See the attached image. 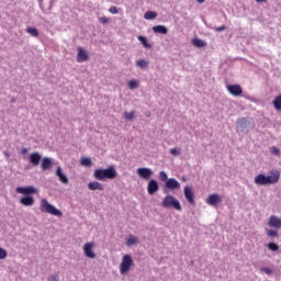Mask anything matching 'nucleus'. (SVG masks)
<instances>
[{
	"label": "nucleus",
	"mask_w": 281,
	"mask_h": 281,
	"mask_svg": "<svg viewBox=\"0 0 281 281\" xmlns=\"http://www.w3.org/2000/svg\"><path fill=\"white\" fill-rule=\"evenodd\" d=\"M26 32H27V34H31V36H33L34 38H37V36H38V30L35 27L29 26L26 29Z\"/></svg>",
	"instance_id": "28"
},
{
	"label": "nucleus",
	"mask_w": 281,
	"mask_h": 281,
	"mask_svg": "<svg viewBox=\"0 0 281 281\" xmlns=\"http://www.w3.org/2000/svg\"><path fill=\"white\" fill-rule=\"evenodd\" d=\"M248 126H251V123L247 117H241L236 122L237 133H245Z\"/></svg>",
	"instance_id": "7"
},
{
	"label": "nucleus",
	"mask_w": 281,
	"mask_h": 281,
	"mask_svg": "<svg viewBox=\"0 0 281 281\" xmlns=\"http://www.w3.org/2000/svg\"><path fill=\"white\" fill-rule=\"evenodd\" d=\"M144 19H146L147 21H153V19H157V12H155V11H147L144 14Z\"/></svg>",
	"instance_id": "25"
},
{
	"label": "nucleus",
	"mask_w": 281,
	"mask_h": 281,
	"mask_svg": "<svg viewBox=\"0 0 281 281\" xmlns=\"http://www.w3.org/2000/svg\"><path fill=\"white\" fill-rule=\"evenodd\" d=\"M11 102H15V100H14V99H12V100H11Z\"/></svg>",
	"instance_id": "48"
},
{
	"label": "nucleus",
	"mask_w": 281,
	"mask_h": 281,
	"mask_svg": "<svg viewBox=\"0 0 281 281\" xmlns=\"http://www.w3.org/2000/svg\"><path fill=\"white\" fill-rule=\"evenodd\" d=\"M5 157H10V154L8 151H4Z\"/></svg>",
	"instance_id": "46"
},
{
	"label": "nucleus",
	"mask_w": 281,
	"mask_h": 281,
	"mask_svg": "<svg viewBox=\"0 0 281 281\" xmlns=\"http://www.w3.org/2000/svg\"><path fill=\"white\" fill-rule=\"evenodd\" d=\"M261 1H265V0H257L258 3H261Z\"/></svg>",
	"instance_id": "47"
},
{
	"label": "nucleus",
	"mask_w": 281,
	"mask_h": 281,
	"mask_svg": "<svg viewBox=\"0 0 281 281\" xmlns=\"http://www.w3.org/2000/svg\"><path fill=\"white\" fill-rule=\"evenodd\" d=\"M136 173L140 179H145V181H148L153 177V169L148 167H140L136 170Z\"/></svg>",
	"instance_id": "8"
},
{
	"label": "nucleus",
	"mask_w": 281,
	"mask_h": 281,
	"mask_svg": "<svg viewBox=\"0 0 281 281\" xmlns=\"http://www.w3.org/2000/svg\"><path fill=\"white\" fill-rule=\"evenodd\" d=\"M272 104L276 111H281V94L274 98V100L272 101Z\"/></svg>",
	"instance_id": "24"
},
{
	"label": "nucleus",
	"mask_w": 281,
	"mask_h": 281,
	"mask_svg": "<svg viewBox=\"0 0 281 281\" xmlns=\"http://www.w3.org/2000/svg\"><path fill=\"white\" fill-rule=\"evenodd\" d=\"M137 38H138L140 45H143L146 49H150V47H153V45H150V43H148V40L146 38V36L138 35Z\"/></svg>",
	"instance_id": "23"
},
{
	"label": "nucleus",
	"mask_w": 281,
	"mask_h": 281,
	"mask_svg": "<svg viewBox=\"0 0 281 281\" xmlns=\"http://www.w3.org/2000/svg\"><path fill=\"white\" fill-rule=\"evenodd\" d=\"M261 272L266 273L267 276H271L273 273V270L267 267L261 268Z\"/></svg>",
	"instance_id": "40"
},
{
	"label": "nucleus",
	"mask_w": 281,
	"mask_h": 281,
	"mask_svg": "<svg viewBox=\"0 0 281 281\" xmlns=\"http://www.w3.org/2000/svg\"><path fill=\"white\" fill-rule=\"evenodd\" d=\"M47 281H60L58 273H53L48 277Z\"/></svg>",
	"instance_id": "38"
},
{
	"label": "nucleus",
	"mask_w": 281,
	"mask_h": 281,
	"mask_svg": "<svg viewBox=\"0 0 281 281\" xmlns=\"http://www.w3.org/2000/svg\"><path fill=\"white\" fill-rule=\"evenodd\" d=\"M165 186L168 188V190H179V188H181V183L175 178H169Z\"/></svg>",
	"instance_id": "10"
},
{
	"label": "nucleus",
	"mask_w": 281,
	"mask_h": 281,
	"mask_svg": "<svg viewBox=\"0 0 281 281\" xmlns=\"http://www.w3.org/2000/svg\"><path fill=\"white\" fill-rule=\"evenodd\" d=\"M15 192L18 194H24L25 196H32V194H36V192H38V190L35 187H18L15 189Z\"/></svg>",
	"instance_id": "6"
},
{
	"label": "nucleus",
	"mask_w": 281,
	"mask_h": 281,
	"mask_svg": "<svg viewBox=\"0 0 281 281\" xmlns=\"http://www.w3.org/2000/svg\"><path fill=\"white\" fill-rule=\"evenodd\" d=\"M226 27L225 25L215 27V32H225Z\"/></svg>",
	"instance_id": "43"
},
{
	"label": "nucleus",
	"mask_w": 281,
	"mask_h": 281,
	"mask_svg": "<svg viewBox=\"0 0 281 281\" xmlns=\"http://www.w3.org/2000/svg\"><path fill=\"white\" fill-rule=\"evenodd\" d=\"M198 3H205V0H195Z\"/></svg>",
	"instance_id": "45"
},
{
	"label": "nucleus",
	"mask_w": 281,
	"mask_h": 281,
	"mask_svg": "<svg viewBox=\"0 0 281 281\" xmlns=\"http://www.w3.org/2000/svg\"><path fill=\"white\" fill-rule=\"evenodd\" d=\"M20 203L25 207H32L34 205V198L32 195H24L20 199Z\"/></svg>",
	"instance_id": "18"
},
{
	"label": "nucleus",
	"mask_w": 281,
	"mask_h": 281,
	"mask_svg": "<svg viewBox=\"0 0 281 281\" xmlns=\"http://www.w3.org/2000/svg\"><path fill=\"white\" fill-rule=\"evenodd\" d=\"M269 227H274V229L281 228V220L278 216L271 215L268 222Z\"/></svg>",
	"instance_id": "17"
},
{
	"label": "nucleus",
	"mask_w": 281,
	"mask_h": 281,
	"mask_svg": "<svg viewBox=\"0 0 281 281\" xmlns=\"http://www.w3.org/2000/svg\"><path fill=\"white\" fill-rule=\"evenodd\" d=\"M136 67H139V69H146L148 67V60L146 59L136 60Z\"/></svg>",
	"instance_id": "27"
},
{
	"label": "nucleus",
	"mask_w": 281,
	"mask_h": 281,
	"mask_svg": "<svg viewBox=\"0 0 281 281\" xmlns=\"http://www.w3.org/2000/svg\"><path fill=\"white\" fill-rule=\"evenodd\" d=\"M206 203H207V205H212V207H216V205H218V203H221V195H218L216 193L209 195Z\"/></svg>",
	"instance_id": "16"
},
{
	"label": "nucleus",
	"mask_w": 281,
	"mask_h": 281,
	"mask_svg": "<svg viewBox=\"0 0 281 281\" xmlns=\"http://www.w3.org/2000/svg\"><path fill=\"white\" fill-rule=\"evenodd\" d=\"M55 176L59 179L60 182H63L65 186L69 183V178H67V175L63 172L61 167H57L55 171Z\"/></svg>",
	"instance_id": "14"
},
{
	"label": "nucleus",
	"mask_w": 281,
	"mask_h": 281,
	"mask_svg": "<svg viewBox=\"0 0 281 281\" xmlns=\"http://www.w3.org/2000/svg\"><path fill=\"white\" fill-rule=\"evenodd\" d=\"M77 63H87V60H89V54L80 46L77 48Z\"/></svg>",
	"instance_id": "11"
},
{
	"label": "nucleus",
	"mask_w": 281,
	"mask_h": 281,
	"mask_svg": "<svg viewBox=\"0 0 281 281\" xmlns=\"http://www.w3.org/2000/svg\"><path fill=\"white\" fill-rule=\"evenodd\" d=\"M128 89H137V87H139V82H137V80H130L127 83Z\"/></svg>",
	"instance_id": "30"
},
{
	"label": "nucleus",
	"mask_w": 281,
	"mask_h": 281,
	"mask_svg": "<svg viewBox=\"0 0 281 281\" xmlns=\"http://www.w3.org/2000/svg\"><path fill=\"white\" fill-rule=\"evenodd\" d=\"M161 205L166 210H170V207H173V210H177L178 212H181L182 210L181 202H179V200H177V198H175L173 195L165 196V199L161 202Z\"/></svg>",
	"instance_id": "4"
},
{
	"label": "nucleus",
	"mask_w": 281,
	"mask_h": 281,
	"mask_svg": "<svg viewBox=\"0 0 281 281\" xmlns=\"http://www.w3.org/2000/svg\"><path fill=\"white\" fill-rule=\"evenodd\" d=\"M126 245L128 247L133 246V245H137V237H134V236H131L127 241H126Z\"/></svg>",
	"instance_id": "32"
},
{
	"label": "nucleus",
	"mask_w": 281,
	"mask_h": 281,
	"mask_svg": "<svg viewBox=\"0 0 281 281\" xmlns=\"http://www.w3.org/2000/svg\"><path fill=\"white\" fill-rule=\"evenodd\" d=\"M22 155H27V148H22Z\"/></svg>",
	"instance_id": "44"
},
{
	"label": "nucleus",
	"mask_w": 281,
	"mask_h": 281,
	"mask_svg": "<svg viewBox=\"0 0 281 281\" xmlns=\"http://www.w3.org/2000/svg\"><path fill=\"white\" fill-rule=\"evenodd\" d=\"M267 247L270 251H278V249H280V246H278L276 243H269Z\"/></svg>",
	"instance_id": "31"
},
{
	"label": "nucleus",
	"mask_w": 281,
	"mask_h": 281,
	"mask_svg": "<svg viewBox=\"0 0 281 281\" xmlns=\"http://www.w3.org/2000/svg\"><path fill=\"white\" fill-rule=\"evenodd\" d=\"M83 252L87 258H95V252H93V243L85 244Z\"/></svg>",
	"instance_id": "13"
},
{
	"label": "nucleus",
	"mask_w": 281,
	"mask_h": 281,
	"mask_svg": "<svg viewBox=\"0 0 281 281\" xmlns=\"http://www.w3.org/2000/svg\"><path fill=\"white\" fill-rule=\"evenodd\" d=\"M159 180L160 181H168V173H166V171H160L159 172Z\"/></svg>",
	"instance_id": "36"
},
{
	"label": "nucleus",
	"mask_w": 281,
	"mask_h": 281,
	"mask_svg": "<svg viewBox=\"0 0 281 281\" xmlns=\"http://www.w3.org/2000/svg\"><path fill=\"white\" fill-rule=\"evenodd\" d=\"M94 179L98 181H104L105 179H115L117 177V171L115 167L111 166L108 169H95L93 172Z\"/></svg>",
	"instance_id": "2"
},
{
	"label": "nucleus",
	"mask_w": 281,
	"mask_h": 281,
	"mask_svg": "<svg viewBox=\"0 0 281 281\" xmlns=\"http://www.w3.org/2000/svg\"><path fill=\"white\" fill-rule=\"evenodd\" d=\"M131 267H133V257L131 255H124L120 265L121 276L128 273Z\"/></svg>",
	"instance_id": "5"
},
{
	"label": "nucleus",
	"mask_w": 281,
	"mask_h": 281,
	"mask_svg": "<svg viewBox=\"0 0 281 281\" xmlns=\"http://www.w3.org/2000/svg\"><path fill=\"white\" fill-rule=\"evenodd\" d=\"M270 153L271 155H273L274 157H280V148L273 146L270 148Z\"/></svg>",
	"instance_id": "33"
},
{
	"label": "nucleus",
	"mask_w": 281,
	"mask_h": 281,
	"mask_svg": "<svg viewBox=\"0 0 281 281\" xmlns=\"http://www.w3.org/2000/svg\"><path fill=\"white\" fill-rule=\"evenodd\" d=\"M226 89L228 93H231V95H235V98H238V95H243V88L240 87V85H228Z\"/></svg>",
	"instance_id": "9"
},
{
	"label": "nucleus",
	"mask_w": 281,
	"mask_h": 281,
	"mask_svg": "<svg viewBox=\"0 0 281 281\" xmlns=\"http://www.w3.org/2000/svg\"><path fill=\"white\" fill-rule=\"evenodd\" d=\"M183 192L184 199H187L188 203H190V205H194V192H192V189L190 187H184Z\"/></svg>",
	"instance_id": "12"
},
{
	"label": "nucleus",
	"mask_w": 281,
	"mask_h": 281,
	"mask_svg": "<svg viewBox=\"0 0 281 281\" xmlns=\"http://www.w3.org/2000/svg\"><path fill=\"white\" fill-rule=\"evenodd\" d=\"M170 155H173V157H179V155H181V148H171Z\"/></svg>",
	"instance_id": "35"
},
{
	"label": "nucleus",
	"mask_w": 281,
	"mask_h": 281,
	"mask_svg": "<svg viewBox=\"0 0 281 281\" xmlns=\"http://www.w3.org/2000/svg\"><path fill=\"white\" fill-rule=\"evenodd\" d=\"M29 159H30V164H32V166H38L41 164L42 156H41V154L35 151L30 155Z\"/></svg>",
	"instance_id": "19"
},
{
	"label": "nucleus",
	"mask_w": 281,
	"mask_h": 281,
	"mask_svg": "<svg viewBox=\"0 0 281 281\" xmlns=\"http://www.w3.org/2000/svg\"><path fill=\"white\" fill-rule=\"evenodd\" d=\"M192 45H194V47H205L207 44L205 42H203V40H200V38H194L192 41Z\"/></svg>",
	"instance_id": "26"
},
{
	"label": "nucleus",
	"mask_w": 281,
	"mask_h": 281,
	"mask_svg": "<svg viewBox=\"0 0 281 281\" xmlns=\"http://www.w3.org/2000/svg\"><path fill=\"white\" fill-rule=\"evenodd\" d=\"M155 34H168V27L164 25H156L153 27Z\"/></svg>",
	"instance_id": "22"
},
{
	"label": "nucleus",
	"mask_w": 281,
	"mask_h": 281,
	"mask_svg": "<svg viewBox=\"0 0 281 281\" xmlns=\"http://www.w3.org/2000/svg\"><path fill=\"white\" fill-rule=\"evenodd\" d=\"M182 181H186V178H182Z\"/></svg>",
	"instance_id": "49"
},
{
	"label": "nucleus",
	"mask_w": 281,
	"mask_h": 281,
	"mask_svg": "<svg viewBox=\"0 0 281 281\" xmlns=\"http://www.w3.org/2000/svg\"><path fill=\"white\" fill-rule=\"evenodd\" d=\"M99 21H100V23H102L103 25H105L106 23H109V18L102 16V18H99Z\"/></svg>",
	"instance_id": "42"
},
{
	"label": "nucleus",
	"mask_w": 281,
	"mask_h": 281,
	"mask_svg": "<svg viewBox=\"0 0 281 281\" xmlns=\"http://www.w3.org/2000/svg\"><path fill=\"white\" fill-rule=\"evenodd\" d=\"M80 164L81 166H86L87 168L92 166L91 158L89 157L81 158Z\"/></svg>",
	"instance_id": "29"
},
{
	"label": "nucleus",
	"mask_w": 281,
	"mask_h": 281,
	"mask_svg": "<svg viewBox=\"0 0 281 281\" xmlns=\"http://www.w3.org/2000/svg\"><path fill=\"white\" fill-rule=\"evenodd\" d=\"M41 168L42 170H49V168H52V158L49 157L43 158L41 162Z\"/></svg>",
	"instance_id": "21"
},
{
	"label": "nucleus",
	"mask_w": 281,
	"mask_h": 281,
	"mask_svg": "<svg viewBox=\"0 0 281 281\" xmlns=\"http://www.w3.org/2000/svg\"><path fill=\"white\" fill-rule=\"evenodd\" d=\"M8 258V251L0 247V260H5Z\"/></svg>",
	"instance_id": "37"
},
{
	"label": "nucleus",
	"mask_w": 281,
	"mask_h": 281,
	"mask_svg": "<svg viewBox=\"0 0 281 281\" xmlns=\"http://www.w3.org/2000/svg\"><path fill=\"white\" fill-rule=\"evenodd\" d=\"M88 189L95 191L99 190L100 192L104 191V184L98 182V181H92L88 183Z\"/></svg>",
	"instance_id": "20"
},
{
	"label": "nucleus",
	"mask_w": 281,
	"mask_h": 281,
	"mask_svg": "<svg viewBox=\"0 0 281 281\" xmlns=\"http://www.w3.org/2000/svg\"><path fill=\"white\" fill-rule=\"evenodd\" d=\"M256 186H273L280 181V171H270V175L259 173L254 179Z\"/></svg>",
	"instance_id": "1"
},
{
	"label": "nucleus",
	"mask_w": 281,
	"mask_h": 281,
	"mask_svg": "<svg viewBox=\"0 0 281 281\" xmlns=\"http://www.w3.org/2000/svg\"><path fill=\"white\" fill-rule=\"evenodd\" d=\"M147 192L148 194H155V192H159V183L157 180H149L147 184Z\"/></svg>",
	"instance_id": "15"
},
{
	"label": "nucleus",
	"mask_w": 281,
	"mask_h": 281,
	"mask_svg": "<svg viewBox=\"0 0 281 281\" xmlns=\"http://www.w3.org/2000/svg\"><path fill=\"white\" fill-rule=\"evenodd\" d=\"M124 117L125 120H133L135 117V112H125Z\"/></svg>",
	"instance_id": "39"
},
{
	"label": "nucleus",
	"mask_w": 281,
	"mask_h": 281,
	"mask_svg": "<svg viewBox=\"0 0 281 281\" xmlns=\"http://www.w3.org/2000/svg\"><path fill=\"white\" fill-rule=\"evenodd\" d=\"M41 212L52 214L53 216H63V212L52 205L46 199L41 200Z\"/></svg>",
	"instance_id": "3"
},
{
	"label": "nucleus",
	"mask_w": 281,
	"mask_h": 281,
	"mask_svg": "<svg viewBox=\"0 0 281 281\" xmlns=\"http://www.w3.org/2000/svg\"><path fill=\"white\" fill-rule=\"evenodd\" d=\"M267 236H269V238H278V231H271V229H267Z\"/></svg>",
	"instance_id": "34"
},
{
	"label": "nucleus",
	"mask_w": 281,
	"mask_h": 281,
	"mask_svg": "<svg viewBox=\"0 0 281 281\" xmlns=\"http://www.w3.org/2000/svg\"><path fill=\"white\" fill-rule=\"evenodd\" d=\"M109 12H110L111 14H117V12H119L117 7H110V8H109Z\"/></svg>",
	"instance_id": "41"
}]
</instances>
